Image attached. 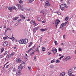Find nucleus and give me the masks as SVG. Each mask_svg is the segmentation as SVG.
<instances>
[{"label": "nucleus", "mask_w": 76, "mask_h": 76, "mask_svg": "<svg viewBox=\"0 0 76 76\" xmlns=\"http://www.w3.org/2000/svg\"><path fill=\"white\" fill-rule=\"evenodd\" d=\"M25 63H22L21 64H20L19 66H18V69L20 70H20H22V69H23L24 68H25Z\"/></svg>", "instance_id": "1"}, {"label": "nucleus", "mask_w": 76, "mask_h": 76, "mask_svg": "<svg viewBox=\"0 0 76 76\" xmlns=\"http://www.w3.org/2000/svg\"><path fill=\"white\" fill-rule=\"evenodd\" d=\"M67 7V5L65 4H61L60 8L62 10H64L65 7Z\"/></svg>", "instance_id": "2"}, {"label": "nucleus", "mask_w": 76, "mask_h": 76, "mask_svg": "<svg viewBox=\"0 0 76 76\" xmlns=\"http://www.w3.org/2000/svg\"><path fill=\"white\" fill-rule=\"evenodd\" d=\"M60 20H59L58 19L55 20V23L56 24V28H57V25H58V24H59V23H60Z\"/></svg>", "instance_id": "3"}, {"label": "nucleus", "mask_w": 76, "mask_h": 76, "mask_svg": "<svg viewBox=\"0 0 76 76\" xmlns=\"http://www.w3.org/2000/svg\"><path fill=\"white\" fill-rule=\"evenodd\" d=\"M22 61L19 58H17L16 59V62L17 63H21Z\"/></svg>", "instance_id": "4"}, {"label": "nucleus", "mask_w": 76, "mask_h": 76, "mask_svg": "<svg viewBox=\"0 0 76 76\" xmlns=\"http://www.w3.org/2000/svg\"><path fill=\"white\" fill-rule=\"evenodd\" d=\"M21 70L18 69V72H16V74L15 75L16 76H20V75H21V73H20L21 72Z\"/></svg>", "instance_id": "5"}, {"label": "nucleus", "mask_w": 76, "mask_h": 76, "mask_svg": "<svg viewBox=\"0 0 76 76\" xmlns=\"http://www.w3.org/2000/svg\"><path fill=\"white\" fill-rule=\"evenodd\" d=\"M52 52H53L54 54H56V52H57V49L54 47L52 48Z\"/></svg>", "instance_id": "6"}, {"label": "nucleus", "mask_w": 76, "mask_h": 76, "mask_svg": "<svg viewBox=\"0 0 76 76\" xmlns=\"http://www.w3.org/2000/svg\"><path fill=\"white\" fill-rule=\"evenodd\" d=\"M41 12L42 13H43L44 15H47V10H42L41 11Z\"/></svg>", "instance_id": "7"}, {"label": "nucleus", "mask_w": 76, "mask_h": 76, "mask_svg": "<svg viewBox=\"0 0 76 76\" xmlns=\"http://www.w3.org/2000/svg\"><path fill=\"white\" fill-rule=\"evenodd\" d=\"M67 22H66L65 23H63L61 25L60 28H63V27H64V26L66 25H67Z\"/></svg>", "instance_id": "8"}, {"label": "nucleus", "mask_w": 76, "mask_h": 76, "mask_svg": "<svg viewBox=\"0 0 76 76\" xmlns=\"http://www.w3.org/2000/svg\"><path fill=\"white\" fill-rule=\"evenodd\" d=\"M67 73L68 75H70L71 74H72V73H73V72L72 71V70L71 69H69L68 70Z\"/></svg>", "instance_id": "9"}, {"label": "nucleus", "mask_w": 76, "mask_h": 76, "mask_svg": "<svg viewBox=\"0 0 76 76\" xmlns=\"http://www.w3.org/2000/svg\"><path fill=\"white\" fill-rule=\"evenodd\" d=\"M28 40L26 39H23V44H26L28 43Z\"/></svg>", "instance_id": "10"}, {"label": "nucleus", "mask_w": 76, "mask_h": 76, "mask_svg": "<svg viewBox=\"0 0 76 76\" xmlns=\"http://www.w3.org/2000/svg\"><path fill=\"white\" fill-rule=\"evenodd\" d=\"M17 6L18 7V9H21L22 8V7L20 4H17Z\"/></svg>", "instance_id": "11"}, {"label": "nucleus", "mask_w": 76, "mask_h": 76, "mask_svg": "<svg viewBox=\"0 0 76 76\" xmlns=\"http://www.w3.org/2000/svg\"><path fill=\"white\" fill-rule=\"evenodd\" d=\"M45 5L46 6H50V3L47 1L45 3Z\"/></svg>", "instance_id": "12"}, {"label": "nucleus", "mask_w": 76, "mask_h": 76, "mask_svg": "<svg viewBox=\"0 0 76 76\" xmlns=\"http://www.w3.org/2000/svg\"><path fill=\"white\" fill-rule=\"evenodd\" d=\"M65 74H66V73H65V72H63L60 74L59 76H64L65 75Z\"/></svg>", "instance_id": "13"}, {"label": "nucleus", "mask_w": 76, "mask_h": 76, "mask_svg": "<svg viewBox=\"0 0 76 76\" xmlns=\"http://www.w3.org/2000/svg\"><path fill=\"white\" fill-rule=\"evenodd\" d=\"M18 42L20 44H23V39H21L18 41Z\"/></svg>", "instance_id": "14"}, {"label": "nucleus", "mask_w": 76, "mask_h": 76, "mask_svg": "<svg viewBox=\"0 0 76 76\" xmlns=\"http://www.w3.org/2000/svg\"><path fill=\"white\" fill-rule=\"evenodd\" d=\"M7 45H8V43H7V42H5L3 44V45L4 47H6Z\"/></svg>", "instance_id": "15"}, {"label": "nucleus", "mask_w": 76, "mask_h": 76, "mask_svg": "<svg viewBox=\"0 0 76 76\" xmlns=\"http://www.w3.org/2000/svg\"><path fill=\"white\" fill-rule=\"evenodd\" d=\"M12 72L13 73H14L15 72H16V68H15V67H14L13 69L12 70Z\"/></svg>", "instance_id": "16"}, {"label": "nucleus", "mask_w": 76, "mask_h": 76, "mask_svg": "<svg viewBox=\"0 0 76 76\" xmlns=\"http://www.w3.org/2000/svg\"><path fill=\"white\" fill-rule=\"evenodd\" d=\"M20 16L23 19H25V16H23V15H21Z\"/></svg>", "instance_id": "17"}, {"label": "nucleus", "mask_w": 76, "mask_h": 76, "mask_svg": "<svg viewBox=\"0 0 76 76\" xmlns=\"http://www.w3.org/2000/svg\"><path fill=\"white\" fill-rule=\"evenodd\" d=\"M17 48V46H15L13 47V50H15L14 51H16V50H17V49L16 48Z\"/></svg>", "instance_id": "18"}, {"label": "nucleus", "mask_w": 76, "mask_h": 76, "mask_svg": "<svg viewBox=\"0 0 76 76\" xmlns=\"http://www.w3.org/2000/svg\"><path fill=\"white\" fill-rule=\"evenodd\" d=\"M34 1V0H28L27 1L28 3H30L32 1Z\"/></svg>", "instance_id": "19"}, {"label": "nucleus", "mask_w": 76, "mask_h": 76, "mask_svg": "<svg viewBox=\"0 0 76 76\" xmlns=\"http://www.w3.org/2000/svg\"><path fill=\"white\" fill-rule=\"evenodd\" d=\"M34 53H35V51H33L32 53H30V56H32L34 54Z\"/></svg>", "instance_id": "20"}, {"label": "nucleus", "mask_w": 76, "mask_h": 76, "mask_svg": "<svg viewBox=\"0 0 76 76\" xmlns=\"http://www.w3.org/2000/svg\"><path fill=\"white\" fill-rule=\"evenodd\" d=\"M47 29V28H45V29L42 28V29H40V30L41 31H42V32H44V31H46Z\"/></svg>", "instance_id": "21"}, {"label": "nucleus", "mask_w": 76, "mask_h": 76, "mask_svg": "<svg viewBox=\"0 0 76 76\" xmlns=\"http://www.w3.org/2000/svg\"><path fill=\"white\" fill-rule=\"evenodd\" d=\"M4 48H2L1 49V52L0 54H1V53H2L3 52V51H4Z\"/></svg>", "instance_id": "22"}, {"label": "nucleus", "mask_w": 76, "mask_h": 76, "mask_svg": "<svg viewBox=\"0 0 76 76\" xmlns=\"http://www.w3.org/2000/svg\"><path fill=\"white\" fill-rule=\"evenodd\" d=\"M35 50L36 51L38 52V53H39V50L38 49V47H37V48H36Z\"/></svg>", "instance_id": "23"}, {"label": "nucleus", "mask_w": 76, "mask_h": 76, "mask_svg": "<svg viewBox=\"0 0 76 76\" xmlns=\"http://www.w3.org/2000/svg\"><path fill=\"white\" fill-rule=\"evenodd\" d=\"M33 49H34L32 48H30V49H29L28 51H27V53H29V52H30L31 50H32Z\"/></svg>", "instance_id": "24"}, {"label": "nucleus", "mask_w": 76, "mask_h": 76, "mask_svg": "<svg viewBox=\"0 0 76 76\" xmlns=\"http://www.w3.org/2000/svg\"><path fill=\"white\" fill-rule=\"evenodd\" d=\"M15 52H12L11 54L10 55L11 57H12L13 56H14V55H15Z\"/></svg>", "instance_id": "25"}, {"label": "nucleus", "mask_w": 76, "mask_h": 76, "mask_svg": "<svg viewBox=\"0 0 76 76\" xmlns=\"http://www.w3.org/2000/svg\"><path fill=\"white\" fill-rule=\"evenodd\" d=\"M37 19L38 21H40L41 20V17H38L37 18Z\"/></svg>", "instance_id": "26"}, {"label": "nucleus", "mask_w": 76, "mask_h": 76, "mask_svg": "<svg viewBox=\"0 0 76 76\" xmlns=\"http://www.w3.org/2000/svg\"><path fill=\"white\" fill-rule=\"evenodd\" d=\"M60 61L58 59H57V60L56 61V63H60Z\"/></svg>", "instance_id": "27"}, {"label": "nucleus", "mask_w": 76, "mask_h": 76, "mask_svg": "<svg viewBox=\"0 0 76 76\" xmlns=\"http://www.w3.org/2000/svg\"><path fill=\"white\" fill-rule=\"evenodd\" d=\"M12 69H13V68L12 67H11L10 68H9L8 69V70H9V71H11V70H12Z\"/></svg>", "instance_id": "28"}, {"label": "nucleus", "mask_w": 76, "mask_h": 76, "mask_svg": "<svg viewBox=\"0 0 76 76\" xmlns=\"http://www.w3.org/2000/svg\"><path fill=\"white\" fill-rule=\"evenodd\" d=\"M10 57H11V56H10V55H7V58H10Z\"/></svg>", "instance_id": "29"}, {"label": "nucleus", "mask_w": 76, "mask_h": 76, "mask_svg": "<svg viewBox=\"0 0 76 76\" xmlns=\"http://www.w3.org/2000/svg\"><path fill=\"white\" fill-rule=\"evenodd\" d=\"M12 8H13V9H15V10H16V9H17L16 7L14 6H12Z\"/></svg>", "instance_id": "30"}, {"label": "nucleus", "mask_w": 76, "mask_h": 76, "mask_svg": "<svg viewBox=\"0 0 76 76\" xmlns=\"http://www.w3.org/2000/svg\"><path fill=\"white\" fill-rule=\"evenodd\" d=\"M65 19L66 20V21H67V20H68V19H69V17H67L66 18H65Z\"/></svg>", "instance_id": "31"}, {"label": "nucleus", "mask_w": 76, "mask_h": 76, "mask_svg": "<svg viewBox=\"0 0 76 76\" xmlns=\"http://www.w3.org/2000/svg\"><path fill=\"white\" fill-rule=\"evenodd\" d=\"M32 42H31L29 43V45L28 46V47H30L31 45H32Z\"/></svg>", "instance_id": "32"}, {"label": "nucleus", "mask_w": 76, "mask_h": 76, "mask_svg": "<svg viewBox=\"0 0 76 76\" xmlns=\"http://www.w3.org/2000/svg\"><path fill=\"white\" fill-rule=\"evenodd\" d=\"M36 31H37L35 29V28H34L33 29V32L34 33H35L36 32Z\"/></svg>", "instance_id": "33"}, {"label": "nucleus", "mask_w": 76, "mask_h": 76, "mask_svg": "<svg viewBox=\"0 0 76 76\" xmlns=\"http://www.w3.org/2000/svg\"><path fill=\"white\" fill-rule=\"evenodd\" d=\"M66 60H70V57L68 56L66 58Z\"/></svg>", "instance_id": "34"}, {"label": "nucleus", "mask_w": 76, "mask_h": 76, "mask_svg": "<svg viewBox=\"0 0 76 76\" xmlns=\"http://www.w3.org/2000/svg\"><path fill=\"white\" fill-rule=\"evenodd\" d=\"M3 57H4L3 55H0V58H3Z\"/></svg>", "instance_id": "35"}, {"label": "nucleus", "mask_w": 76, "mask_h": 76, "mask_svg": "<svg viewBox=\"0 0 76 76\" xmlns=\"http://www.w3.org/2000/svg\"><path fill=\"white\" fill-rule=\"evenodd\" d=\"M50 68H53L54 66L52 64L50 66Z\"/></svg>", "instance_id": "36"}, {"label": "nucleus", "mask_w": 76, "mask_h": 76, "mask_svg": "<svg viewBox=\"0 0 76 76\" xmlns=\"http://www.w3.org/2000/svg\"><path fill=\"white\" fill-rule=\"evenodd\" d=\"M34 26H37V23H35V22L34 21Z\"/></svg>", "instance_id": "37"}, {"label": "nucleus", "mask_w": 76, "mask_h": 76, "mask_svg": "<svg viewBox=\"0 0 76 76\" xmlns=\"http://www.w3.org/2000/svg\"><path fill=\"white\" fill-rule=\"evenodd\" d=\"M51 63H55V59H53L51 61Z\"/></svg>", "instance_id": "38"}, {"label": "nucleus", "mask_w": 76, "mask_h": 76, "mask_svg": "<svg viewBox=\"0 0 76 76\" xmlns=\"http://www.w3.org/2000/svg\"><path fill=\"white\" fill-rule=\"evenodd\" d=\"M42 49L43 51H45V48H44V47H42Z\"/></svg>", "instance_id": "39"}, {"label": "nucleus", "mask_w": 76, "mask_h": 76, "mask_svg": "<svg viewBox=\"0 0 76 76\" xmlns=\"http://www.w3.org/2000/svg\"><path fill=\"white\" fill-rule=\"evenodd\" d=\"M54 42L56 45H57V41H55Z\"/></svg>", "instance_id": "40"}, {"label": "nucleus", "mask_w": 76, "mask_h": 76, "mask_svg": "<svg viewBox=\"0 0 76 76\" xmlns=\"http://www.w3.org/2000/svg\"><path fill=\"white\" fill-rule=\"evenodd\" d=\"M7 51H6L4 53V55L6 56V55H7Z\"/></svg>", "instance_id": "41"}, {"label": "nucleus", "mask_w": 76, "mask_h": 76, "mask_svg": "<svg viewBox=\"0 0 76 76\" xmlns=\"http://www.w3.org/2000/svg\"><path fill=\"white\" fill-rule=\"evenodd\" d=\"M8 9L9 10H12V7H10L8 8Z\"/></svg>", "instance_id": "42"}, {"label": "nucleus", "mask_w": 76, "mask_h": 76, "mask_svg": "<svg viewBox=\"0 0 76 76\" xmlns=\"http://www.w3.org/2000/svg\"><path fill=\"white\" fill-rule=\"evenodd\" d=\"M34 22H35V21H33V20H31L30 22L32 24V23H34Z\"/></svg>", "instance_id": "43"}, {"label": "nucleus", "mask_w": 76, "mask_h": 76, "mask_svg": "<svg viewBox=\"0 0 76 76\" xmlns=\"http://www.w3.org/2000/svg\"><path fill=\"white\" fill-rule=\"evenodd\" d=\"M23 2V1H21V0H20L19 1V3H22Z\"/></svg>", "instance_id": "44"}, {"label": "nucleus", "mask_w": 76, "mask_h": 76, "mask_svg": "<svg viewBox=\"0 0 76 76\" xmlns=\"http://www.w3.org/2000/svg\"><path fill=\"white\" fill-rule=\"evenodd\" d=\"M25 59H26V60L28 59V57L26 56L25 57Z\"/></svg>", "instance_id": "45"}, {"label": "nucleus", "mask_w": 76, "mask_h": 76, "mask_svg": "<svg viewBox=\"0 0 76 76\" xmlns=\"http://www.w3.org/2000/svg\"><path fill=\"white\" fill-rule=\"evenodd\" d=\"M17 20V18L16 17H15L13 19V20Z\"/></svg>", "instance_id": "46"}, {"label": "nucleus", "mask_w": 76, "mask_h": 76, "mask_svg": "<svg viewBox=\"0 0 76 76\" xmlns=\"http://www.w3.org/2000/svg\"><path fill=\"white\" fill-rule=\"evenodd\" d=\"M45 22H46V21H42V23H45Z\"/></svg>", "instance_id": "47"}, {"label": "nucleus", "mask_w": 76, "mask_h": 76, "mask_svg": "<svg viewBox=\"0 0 76 76\" xmlns=\"http://www.w3.org/2000/svg\"><path fill=\"white\" fill-rule=\"evenodd\" d=\"M39 27H36L35 28V29L36 30V31H37V29H39Z\"/></svg>", "instance_id": "48"}, {"label": "nucleus", "mask_w": 76, "mask_h": 76, "mask_svg": "<svg viewBox=\"0 0 76 76\" xmlns=\"http://www.w3.org/2000/svg\"><path fill=\"white\" fill-rule=\"evenodd\" d=\"M66 2H67V4H70V2H69V1H66Z\"/></svg>", "instance_id": "49"}, {"label": "nucleus", "mask_w": 76, "mask_h": 76, "mask_svg": "<svg viewBox=\"0 0 76 76\" xmlns=\"http://www.w3.org/2000/svg\"><path fill=\"white\" fill-rule=\"evenodd\" d=\"M57 14L59 15H61V13L60 12H57Z\"/></svg>", "instance_id": "50"}, {"label": "nucleus", "mask_w": 76, "mask_h": 76, "mask_svg": "<svg viewBox=\"0 0 76 76\" xmlns=\"http://www.w3.org/2000/svg\"><path fill=\"white\" fill-rule=\"evenodd\" d=\"M15 39L14 37H12V41H14Z\"/></svg>", "instance_id": "51"}, {"label": "nucleus", "mask_w": 76, "mask_h": 76, "mask_svg": "<svg viewBox=\"0 0 76 76\" xmlns=\"http://www.w3.org/2000/svg\"><path fill=\"white\" fill-rule=\"evenodd\" d=\"M63 38H64V39H65V38H66V36L65 35H63Z\"/></svg>", "instance_id": "52"}, {"label": "nucleus", "mask_w": 76, "mask_h": 76, "mask_svg": "<svg viewBox=\"0 0 76 76\" xmlns=\"http://www.w3.org/2000/svg\"><path fill=\"white\" fill-rule=\"evenodd\" d=\"M9 65H8L7 66H6V68H8V67H9Z\"/></svg>", "instance_id": "53"}, {"label": "nucleus", "mask_w": 76, "mask_h": 76, "mask_svg": "<svg viewBox=\"0 0 76 76\" xmlns=\"http://www.w3.org/2000/svg\"><path fill=\"white\" fill-rule=\"evenodd\" d=\"M3 39H7V37H3Z\"/></svg>", "instance_id": "54"}, {"label": "nucleus", "mask_w": 76, "mask_h": 76, "mask_svg": "<svg viewBox=\"0 0 76 76\" xmlns=\"http://www.w3.org/2000/svg\"><path fill=\"white\" fill-rule=\"evenodd\" d=\"M48 55H50V54H51V52H49L48 53Z\"/></svg>", "instance_id": "55"}, {"label": "nucleus", "mask_w": 76, "mask_h": 76, "mask_svg": "<svg viewBox=\"0 0 76 76\" xmlns=\"http://www.w3.org/2000/svg\"><path fill=\"white\" fill-rule=\"evenodd\" d=\"M21 9V10H23V11H25V10L23 9V8H22Z\"/></svg>", "instance_id": "56"}, {"label": "nucleus", "mask_w": 76, "mask_h": 76, "mask_svg": "<svg viewBox=\"0 0 76 76\" xmlns=\"http://www.w3.org/2000/svg\"><path fill=\"white\" fill-rule=\"evenodd\" d=\"M58 50L59 51H61V49L60 48Z\"/></svg>", "instance_id": "57"}, {"label": "nucleus", "mask_w": 76, "mask_h": 76, "mask_svg": "<svg viewBox=\"0 0 76 76\" xmlns=\"http://www.w3.org/2000/svg\"><path fill=\"white\" fill-rule=\"evenodd\" d=\"M28 69L29 70H31V67H28Z\"/></svg>", "instance_id": "58"}, {"label": "nucleus", "mask_w": 76, "mask_h": 76, "mask_svg": "<svg viewBox=\"0 0 76 76\" xmlns=\"http://www.w3.org/2000/svg\"><path fill=\"white\" fill-rule=\"evenodd\" d=\"M60 57L61 58H63V57H64V56H61Z\"/></svg>", "instance_id": "59"}, {"label": "nucleus", "mask_w": 76, "mask_h": 76, "mask_svg": "<svg viewBox=\"0 0 76 76\" xmlns=\"http://www.w3.org/2000/svg\"><path fill=\"white\" fill-rule=\"evenodd\" d=\"M61 45H64V43H62L61 44Z\"/></svg>", "instance_id": "60"}, {"label": "nucleus", "mask_w": 76, "mask_h": 76, "mask_svg": "<svg viewBox=\"0 0 76 76\" xmlns=\"http://www.w3.org/2000/svg\"><path fill=\"white\" fill-rule=\"evenodd\" d=\"M8 30H9V29H7V30H5V32H7V31H8Z\"/></svg>", "instance_id": "61"}, {"label": "nucleus", "mask_w": 76, "mask_h": 76, "mask_svg": "<svg viewBox=\"0 0 76 76\" xmlns=\"http://www.w3.org/2000/svg\"><path fill=\"white\" fill-rule=\"evenodd\" d=\"M34 60H35L36 59V56H35L34 57Z\"/></svg>", "instance_id": "62"}, {"label": "nucleus", "mask_w": 76, "mask_h": 76, "mask_svg": "<svg viewBox=\"0 0 76 76\" xmlns=\"http://www.w3.org/2000/svg\"><path fill=\"white\" fill-rule=\"evenodd\" d=\"M35 45H34L33 47L32 48L33 49H34V48H35Z\"/></svg>", "instance_id": "63"}, {"label": "nucleus", "mask_w": 76, "mask_h": 76, "mask_svg": "<svg viewBox=\"0 0 76 76\" xmlns=\"http://www.w3.org/2000/svg\"><path fill=\"white\" fill-rule=\"evenodd\" d=\"M30 20L29 19H28L27 20V21H30Z\"/></svg>", "instance_id": "64"}]
</instances>
